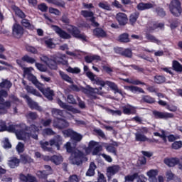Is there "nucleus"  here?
<instances>
[{
    "label": "nucleus",
    "mask_w": 182,
    "mask_h": 182,
    "mask_svg": "<svg viewBox=\"0 0 182 182\" xmlns=\"http://www.w3.org/2000/svg\"><path fill=\"white\" fill-rule=\"evenodd\" d=\"M115 18L120 26H124V25H126L129 21L127 15L124 13L117 14Z\"/></svg>",
    "instance_id": "obj_10"
},
{
    "label": "nucleus",
    "mask_w": 182,
    "mask_h": 182,
    "mask_svg": "<svg viewBox=\"0 0 182 182\" xmlns=\"http://www.w3.org/2000/svg\"><path fill=\"white\" fill-rule=\"evenodd\" d=\"M40 144L44 151H52V148L48 147V146H49V142L41 141Z\"/></svg>",
    "instance_id": "obj_48"
},
{
    "label": "nucleus",
    "mask_w": 182,
    "mask_h": 182,
    "mask_svg": "<svg viewBox=\"0 0 182 182\" xmlns=\"http://www.w3.org/2000/svg\"><path fill=\"white\" fill-rule=\"evenodd\" d=\"M136 8L138 11H146V9H151V8H156V4L141 2L137 5Z\"/></svg>",
    "instance_id": "obj_16"
},
{
    "label": "nucleus",
    "mask_w": 182,
    "mask_h": 182,
    "mask_svg": "<svg viewBox=\"0 0 182 182\" xmlns=\"http://www.w3.org/2000/svg\"><path fill=\"white\" fill-rule=\"evenodd\" d=\"M95 36L97 38H105L106 36V32L100 28H97L93 31Z\"/></svg>",
    "instance_id": "obj_33"
},
{
    "label": "nucleus",
    "mask_w": 182,
    "mask_h": 182,
    "mask_svg": "<svg viewBox=\"0 0 182 182\" xmlns=\"http://www.w3.org/2000/svg\"><path fill=\"white\" fill-rule=\"evenodd\" d=\"M82 92L85 95H87L90 99H97V96L96 95L99 93L97 88H93L90 85H87L85 88H82Z\"/></svg>",
    "instance_id": "obj_6"
},
{
    "label": "nucleus",
    "mask_w": 182,
    "mask_h": 182,
    "mask_svg": "<svg viewBox=\"0 0 182 182\" xmlns=\"http://www.w3.org/2000/svg\"><path fill=\"white\" fill-rule=\"evenodd\" d=\"M119 42H124V43H127L130 42V40L129 39V34L127 33H123L119 36Z\"/></svg>",
    "instance_id": "obj_53"
},
{
    "label": "nucleus",
    "mask_w": 182,
    "mask_h": 182,
    "mask_svg": "<svg viewBox=\"0 0 182 182\" xmlns=\"http://www.w3.org/2000/svg\"><path fill=\"white\" fill-rule=\"evenodd\" d=\"M50 160L54 164L59 165L63 161V157L60 155H54L51 157Z\"/></svg>",
    "instance_id": "obj_35"
},
{
    "label": "nucleus",
    "mask_w": 182,
    "mask_h": 182,
    "mask_svg": "<svg viewBox=\"0 0 182 182\" xmlns=\"http://www.w3.org/2000/svg\"><path fill=\"white\" fill-rule=\"evenodd\" d=\"M28 105L31 109H35L36 110H38V112H42V107H39L36 102H34L31 100V101L28 102Z\"/></svg>",
    "instance_id": "obj_42"
},
{
    "label": "nucleus",
    "mask_w": 182,
    "mask_h": 182,
    "mask_svg": "<svg viewBox=\"0 0 182 182\" xmlns=\"http://www.w3.org/2000/svg\"><path fill=\"white\" fill-rule=\"evenodd\" d=\"M169 11L173 16L181 15V4L178 0H172L169 4Z\"/></svg>",
    "instance_id": "obj_3"
},
{
    "label": "nucleus",
    "mask_w": 182,
    "mask_h": 182,
    "mask_svg": "<svg viewBox=\"0 0 182 182\" xmlns=\"http://www.w3.org/2000/svg\"><path fill=\"white\" fill-rule=\"evenodd\" d=\"M181 147H182L181 141H175L172 144V149H174L175 150H178V149H181Z\"/></svg>",
    "instance_id": "obj_61"
},
{
    "label": "nucleus",
    "mask_w": 182,
    "mask_h": 182,
    "mask_svg": "<svg viewBox=\"0 0 182 182\" xmlns=\"http://www.w3.org/2000/svg\"><path fill=\"white\" fill-rule=\"evenodd\" d=\"M85 62L87 63H92L93 60H96L97 62H99V60H102V58H100V56L97 55H87L85 57Z\"/></svg>",
    "instance_id": "obj_26"
},
{
    "label": "nucleus",
    "mask_w": 182,
    "mask_h": 182,
    "mask_svg": "<svg viewBox=\"0 0 182 182\" xmlns=\"http://www.w3.org/2000/svg\"><path fill=\"white\" fill-rule=\"evenodd\" d=\"M22 124L9 125L8 132L10 133H15L18 140H23V141H28L31 139V134L24 132L22 129Z\"/></svg>",
    "instance_id": "obj_2"
},
{
    "label": "nucleus",
    "mask_w": 182,
    "mask_h": 182,
    "mask_svg": "<svg viewBox=\"0 0 182 182\" xmlns=\"http://www.w3.org/2000/svg\"><path fill=\"white\" fill-rule=\"evenodd\" d=\"M53 126L55 129H65V127H69V122L63 119H55L53 120Z\"/></svg>",
    "instance_id": "obj_9"
},
{
    "label": "nucleus",
    "mask_w": 182,
    "mask_h": 182,
    "mask_svg": "<svg viewBox=\"0 0 182 182\" xmlns=\"http://www.w3.org/2000/svg\"><path fill=\"white\" fill-rule=\"evenodd\" d=\"M105 85H107V86H109L110 89L114 90L116 93H119V95H122V90H119V87H117V85H116V83L111 81H105Z\"/></svg>",
    "instance_id": "obj_27"
},
{
    "label": "nucleus",
    "mask_w": 182,
    "mask_h": 182,
    "mask_svg": "<svg viewBox=\"0 0 182 182\" xmlns=\"http://www.w3.org/2000/svg\"><path fill=\"white\" fill-rule=\"evenodd\" d=\"M42 93L48 100H53V96H55V91L50 89V87H47L44 89Z\"/></svg>",
    "instance_id": "obj_20"
},
{
    "label": "nucleus",
    "mask_w": 182,
    "mask_h": 182,
    "mask_svg": "<svg viewBox=\"0 0 182 182\" xmlns=\"http://www.w3.org/2000/svg\"><path fill=\"white\" fill-rule=\"evenodd\" d=\"M124 88L126 90H130V92H132V93H146L142 88L137 86H124Z\"/></svg>",
    "instance_id": "obj_22"
},
{
    "label": "nucleus",
    "mask_w": 182,
    "mask_h": 182,
    "mask_svg": "<svg viewBox=\"0 0 182 182\" xmlns=\"http://www.w3.org/2000/svg\"><path fill=\"white\" fill-rule=\"evenodd\" d=\"M4 97H8V92L1 90H0V103H4V102H5Z\"/></svg>",
    "instance_id": "obj_57"
},
{
    "label": "nucleus",
    "mask_w": 182,
    "mask_h": 182,
    "mask_svg": "<svg viewBox=\"0 0 182 182\" xmlns=\"http://www.w3.org/2000/svg\"><path fill=\"white\" fill-rule=\"evenodd\" d=\"M99 8H101V9H104V11H112V6L109 4L107 1H100L98 4Z\"/></svg>",
    "instance_id": "obj_31"
},
{
    "label": "nucleus",
    "mask_w": 182,
    "mask_h": 182,
    "mask_svg": "<svg viewBox=\"0 0 182 182\" xmlns=\"http://www.w3.org/2000/svg\"><path fill=\"white\" fill-rule=\"evenodd\" d=\"M66 55L60 53H57L53 56V59L55 61L56 64L68 65V61L65 60Z\"/></svg>",
    "instance_id": "obj_13"
},
{
    "label": "nucleus",
    "mask_w": 182,
    "mask_h": 182,
    "mask_svg": "<svg viewBox=\"0 0 182 182\" xmlns=\"http://www.w3.org/2000/svg\"><path fill=\"white\" fill-rule=\"evenodd\" d=\"M73 133H75V131L72 129H66L63 131V134L64 135V137H73Z\"/></svg>",
    "instance_id": "obj_59"
},
{
    "label": "nucleus",
    "mask_w": 182,
    "mask_h": 182,
    "mask_svg": "<svg viewBox=\"0 0 182 182\" xmlns=\"http://www.w3.org/2000/svg\"><path fill=\"white\" fill-rule=\"evenodd\" d=\"M142 101L144 102L145 103H149L150 105H151V103H154L156 102L154 98L150 97V95H143Z\"/></svg>",
    "instance_id": "obj_46"
},
{
    "label": "nucleus",
    "mask_w": 182,
    "mask_h": 182,
    "mask_svg": "<svg viewBox=\"0 0 182 182\" xmlns=\"http://www.w3.org/2000/svg\"><path fill=\"white\" fill-rule=\"evenodd\" d=\"M55 134H56V132L51 128H46L43 130V136H55Z\"/></svg>",
    "instance_id": "obj_47"
},
{
    "label": "nucleus",
    "mask_w": 182,
    "mask_h": 182,
    "mask_svg": "<svg viewBox=\"0 0 182 182\" xmlns=\"http://www.w3.org/2000/svg\"><path fill=\"white\" fill-rule=\"evenodd\" d=\"M105 149L108 153H112L114 156H117V150L113 145L109 144L105 146Z\"/></svg>",
    "instance_id": "obj_41"
},
{
    "label": "nucleus",
    "mask_w": 182,
    "mask_h": 182,
    "mask_svg": "<svg viewBox=\"0 0 182 182\" xmlns=\"http://www.w3.org/2000/svg\"><path fill=\"white\" fill-rule=\"evenodd\" d=\"M20 160L23 164H26L28 163H33V159H32L29 155H26L25 154L20 156Z\"/></svg>",
    "instance_id": "obj_29"
},
{
    "label": "nucleus",
    "mask_w": 182,
    "mask_h": 182,
    "mask_svg": "<svg viewBox=\"0 0 182 182\" xmlns=\"http://www.w3.org/2000/svg\"><path fill=\"white\" fill-rule=\"evenodd\" d=\"M53 28L55 32H56L58 35H59L60 38H62V39H70V38H72L70 34L62 30V28H59V26H53Z\"/></svg>",
    "instance_id": "obj_12"
},
{
    "label": "nucleus",
    "mask_w": 182,
    "mask_h": 182,
    "mask_svg": "<svg viewBox=\"0 0 182 182\" xmlns=\"http://www.w3.org/2000/svg\"><path fill=\"white\" fill-rule=\"evenodd\" d=\"M21 163V160L16 157H11L8 161V166L10 168H16V167H19V164Z\"/></svg>",
    "instance_id": "obj_17"
},
{
    "label": "nucleus",
    "mask_w": 182,
    "mask_h": 182,
    "mask_svg": "<svg viewBox=\"0 0 182 182\" xmlns=\"http://www.w3.org/2000/svg\"><path fill=\"white\" fill-rule=\"evenodd\" d=\"M11 102L6 101L5 102H0V114H5L8 113V109L11 107Z\"/></svg>",
    "instance_id": "obj_19"
},
{
    "label": "nucleus",
    "mask_w": 182,
    "mask_h": 182,
    "mask_svg": "<svg viewBox=\"0 0 182 182\" xmlns=\"http://www.w3.org/2000/svg\"><path fill=\"white\" fill-rule=\"evenodd\" d=\"M26 90H27L28 93H31V95H34V96H38L41 97V93L38 92L36 89L33 88V87L29 85H26L25 87Z\"/></svg>",
    "instance_id": "obj_34"
},
{
    "label": "nucleus",
    "mask_w": 182,
    "mask_h": 182,
    "mask_svg": "<svg viewBox=\"0 0 182 182\" xmlns=\"http://www.w3.org/2000/svg\"><path fill=\"white\" fill-rule=\"evenodd\" d=\"M22 60L23 62H26L27 63H31V65H33V63H36V60L29 55H24L22 58Z\"/></svg>",
    "instance_id": "obj_44"
},
{
    "label": "nucleus",
    "mask_w": 182,
    "mask_h": 182,
    "mask_svg": "<svg viewBox=\"0 0 182 182\" xmlns=\"http://www.w3.org/2000/svg\"><path fill=\"white\" fill-rule=\"evenodd\" d=\"M172 68L175 72L182 73V65L177 60H173L172 63Z\"/></svg>",
    "instance_id": "obj_32"
},
{
    "label": "nucleus",
    "mask_w": 182,
    "mask_h": 182,
    "mask_svg": "<svg viewBox=\"0 0 182 182\" xmlns=\"http://www.w3.org/2000/svg\"><path fill=\"white\" fill-rule=\"evenodd\" d=\"M16 150L18 153H23V151H25V144L22 142H18L16 147Z\"/></svg>",
    "instance_id": "obj_56"
},
{
    "label": "nucleus",
    "mask_w": 182,
    "mask_h": 182,
    "mask_svg": "<svg viewBox=\"0 0 182 182\" xmlns=\"http://www.w3.org/2000/svg\"><path fill=\"white\" fill-rule=\"evenodd\" d=\"M140 14L139 12L132 13L129 16V22L131 25H134L136 22H137V19H139Z\"/></svg>",
    "instance_id": "obj_36"
},
{
    "label": "nucleus",
    "mask_w": 182,
    "mask_h": 182,
    "mask_svg": "<svg viewBox=\"0 0 182 182\" xmlns=\"http://www.w3.org/2000/svg\"><path fill=\"white\" fill-rule=\"evenodd\" d=\"M86 76L91 80L93 85H97V86H102L105 87L106 86V81L105 82L102 78L97 77L96 75L90 71H87L85 73Z\"/></svg>",
    "instance_id": "obj_4"
},
{
    "label": "nucleus",
    "mask_w": 182,
    "mask_h": 182,
    "mask_svg": "<svg viewBox=\"0 0 182 182\" xmlns=\"http://www.w3.org/2000/svg\"><path fill=\"white\" fill-rule=\"evenodd\" d=\"M154 82L155 83H164L166 82V77L163 75H156L154 77Z\"/></svg>",
    "instance_id": "obj_51"
},
{
    "label": "nucleus",
    "mask_w": 182,
    "mask_h": 182,
    "mask_svg": "<svg viewBox=\"0 0 182 182\" xmlns=\"http://www.w3.org/2000/svg\"><path fill=\"white\" fill-rule=\"evenodd\" d=\"M146 39L149 41V42H152L154 43H156V45H161V41L156 38V36L150 34V33H146Z\"/></svg>",
    "instance_id": "obj_24"
},
{
    "label": "nucleus",
    "mask_w": 182,
    "mask_h": 182,
    "mask_svg": "<svg viewBox=\"0 0 182 182\" xmlns=\"http://www.w3.org/2000/svg\"><path fill=\"white\" fill-rule=\"evenodd\" d=\"M156 29H164V23H156L151 26V31H156Z\"/></svg>",
    "instance_id": "obj_49"
},
{
    "label": "nucleus",
    "mask_w": 182,
    "mask_h": 182,
    "mask_svg": "<svg viewBox=\"0 0 182 182\" xmlns=\"http://www.w3.org/2000/svg\"><path fill=\"white\" fill-rule=\"evenodd\" d=\"M26 117L30 119L31 120H36L38 116L36 112H29L28 114H26Z\"/></svg>",
    "instance_id": "obj_52"
},
{
    "label": "nucleus",
    "mask_w": 182,
    "mask_h": 182,
    "mask_svg": "<svg viewBox=\"0 0 182 182\" xmlns=\"http://www.w3.org/2000/svg\"><path fill=\"white\" fill-rule=\"evenodd\" d=\"M51 114L53 117L55 119H59L60 117H63V111L62 109L53 108L51 109Z\"/></svg>",
    "instance_id": "obj_25"
},
{
    "label": "nucleus",
    "mask_w": 182,
    "mask_h": 182,
    "mask_svg": "<svg viewBox=\"0 0 182 182\" xmlns=\"http://www.w3.org/2000/svg\"><path fill=\"white\" fill-rule=\"evenodd\" d=\"M13 35L15 36V38H21L22 35H23V27L18 23L14 24Z\"/></svg>",
    "instance_id": "obj_11"
},
{
    "label": "nucleus",
    "mask_w": 182,
    "mask_h": 182,
    "mask_svg": "<svg viewBox=\"0 0 182 182\" xmlns=\"http://www.w3.org/2000/svg\"><path fill=\"white\" fill-rule=\"evenodd\" d=\"M67 31L71 33L74 38H77L78 39L86 41V36H85V34H80V31L79 29H77V28L73 27V26H68V27H67Z\"/></svg>",
    "instance_id": "obj_5"
},
{
    "label": "nucleus",
    "mask_w": 182,
    "mask_h": 182,
    "mask_svg": "<svg viewBox=\"0 0 182 182\" xmlns=\"http://www.w3.org/2000/svg\"><path fill=\"white\" fill-rule=\"evenodd\" d=\"M81 15L84 16V18H95V13L93 11H89L86 10L81 11Z\"/></svg>",
    "instance_id": "obj_45"
},
{
    "label": "nucleus",
    "mask_w": 182,
    "mask_h": 182,
    "mask_svg": "<svg viewBox=\"0 0 182 182\" xmlns=\"http://www.w3.org/2000/svg\"><path fill=\"white\" fill-rule=\"evenodd\" d=\"M35 66L37 68L38 70H40V72H46V66H45V65L36 63Z\"/></svg>",
    "instance_id": "obj_60"
},
{
    "label": "nucleus",
    "mask_w": 182,
    "mask_h": 182,
    "mask_svg": "<svg viewBox=\"0 0 182 182\" xmlns=\"http://www.w3.org/2000/svg\"><path fill=\"white\" fill-rule=\"evenodd\" d=\"M60 76L63 79V80H65V82H68V83H73V80H72V78L69 77L66 73H65L63 71H60Z\"/></svg>",
    "instance_id": "obj_40"
},
{
    "label": "nucleus",
    "mask_w": 182,
    "mask_h": 182,
    "mask_svg": "<svg viewBox=\"0 0 182 182\" xmlns=\"http://www.w3.org/2000/svg\"><path fill=\"white\" fill-rule=\"evenodd\" d=\"M135 140L136 141H147L149 138H147V136L143 134L136 132L135 133Z\"/></svg>",
    "instance_id": "obj_37"
},
{
    "label": "nucleus",
    "mask_w": 182,
    "mask_h": 182,
    "mask_svg": "<svg viewBox=\"0 0 182 182\" xmlns=\"http://www.w3.org/2000/svg\"><path fill=\"white\" fill-rule=\"evenodd\" d=\"M72 139L75 141H80L83 139V136L74 131Z\"/></svg>",
    "instance_id": "obj_54"
},
{
    "label": "nucleus",
    "mask_w": 182,
    "mask_h": 182,
    "mask_svg": "<svg viewBox=\"0 0 182 182\" xmlns=\"http://www.w3.org/2000/svg\"><path fill=\"white\" fill-rule=\"evenodd\" d=\"M0 87L9 90L12 87V82L6 79H2V82L0 83Z\"/></svg>",
    "instance_id": "obj_30"
},
{
    "label": "nucleus",
    "mask_w": 182,
    "mask_h": 182,
    "mask_svg": "<svg viewBox=\"0 0 182 182\" xmlns=\"http://www.w3.org/2000/svg\"><path fill=\"white\" fill-rule=\"evenodd\" d=\"M137 177H139V173H135L132 175L126 176L124 177V180H125L124 182H128V181L133 182L134 181V180H136V178H137Z\"/></svg>",
    "instance_id": "obj_43"
},
{
    "label": "nucleus",
    "mask_w": 182,
    "mask_h": 182,
    "mask_svg": "<svg viewBox=\"0 0 182 182\" xmlns=\"http://www.w3.org/2000/svg\"><path fill=\"white\" fill-rule=\"evenodd\" d=\"M146 174L150 182H164L163 176H159L158 179L156 178L158 174L157 170L151 169Z\"/></svg>",
    "instance_id": "obj_8"
},
{
    "label": "nucleus",
    "mask_w": 182,
    "mask_h": 182,
    "mask_svg": "<svg viewBox=\"0 0 182 182\" xmlns=\"http://www.w3.org/2000/svg\"><path fill=\"white\" fill-rule=\"evenodd\" d=\"M47 65H48L50 69H53L54 70H56V69H58V64L56 61L53 59H50Z\"/></svg>",
    "instance_id": "obj_55"
},
{
    "label": "nucleus",
    "mask_w": 182,
    "mask_h": 182,
    "mask_svg": "<svg viewBox=\"0 0 182 182\" xmlns=\"http://www.w3.org/2000/svg\"><path fill=\"white\" fill-rule=\"evenodd\" d=\"M67 72H68L69 73H80V69L79 68H71L69 67L67 69Z\"/></svg>",
    "instance_id": "obj_64"
},
{
    "label": "nucleus",
    "mask_w": 182,
    "mask_h": 182,
    "mask_svg": "<svg viewBox=\"0 0 182 182\" xmlns=\"http://www.w3.org/2000/svg\"><path fill=\"white\" fill-rule=\"evenodd\" d=\"M48 4H53L57 6H61V8H65V3L62 0H46Z\"/></svg>",
    "instance_id": "obj_38"
},
{
    "label": "nucleus",
    "mask_w": 182,
    "mask_h": 182,
    "mask_svg": "<svg viewBox=\"0 0 182 182\" xmlns=\"http://www.w3.org/2000/svg\"><path fill=\"white\" fill-rule=\"evenodd\" d=\"M124 114H136V108L130 105L122 107Z\"/></svg>",
    "instance_id": "obj_18"
},
{
    "label": "nucleus",
    "mask_w": 182,
    "mask_h": 182,
    "mask_svg": "<svg viewBox=\"0 0 182 182\" xmlns=\"http://www.w3.org/2000/svg\"><path fill=\"white\" fill-rule=\"evenodd\" d=\"M12 9L14 11L16 15L18 16V18H21V19L26 18L25 13H23V11H22V10H21L18 6H13Z\"/></svg>",
    "instance_id": "obj_28"
},
{
    "label": "nucleus",
    "mask_w": 182,
    "mask_h": 182,
    "mask_svg": "<svg viewBox=\"0 0 182 182\" xmlns=\"http://www.w3.org/2000/svg\"><path fill=\"white\" fill-rule=\"evenodd\" d=\"M41 124H43V126L44 127H49V126H50V124H52V119H41Z\"/></svg>",
    "instance_id": "obj_58"
},
{
    "label": "nucleus",
    "mask_w": 182,
    "mask_h": 182,
    "mask_svg": "<svg viewBox=\"0 0 182 182\" xmlns=\"http://www.w3.org/2000/svg\"><path fill=\"white\" fill-rule=\"evenodd\" d=\"M21 26H23V28H26V29H29L30 31H33L35 29V26L33 24L31 23V21L26 19V18H22L21 21Z\"/></svg>",
    "instance_id": "obj_21"
},
{
    "label": "nucleus",
    "mask_w": 182,
    "mask_h": 182,
    "mask_svg": "<svg viewBox=\"0 0 182 182\" xmlns=\"http://www.w3.org/2000/svg\"><path fill=\"white\" fill-rule=\"evenodd\" d=\"M120 170H122V168L119 165H114L108 167L107 168L108 177H112V176H114V174L119 173Z\"/></svg>",
    "instance_id": "obj_14"
},
{
    "label": "nucleus",
    "mask_w": 182,
    "mask_h": 182,
    "mask_svg": "<svg viewBox=\"0 0 182 182\" xmlns=\"http://www.w3.org/2000/svg\"><path fill=\"white\" fill-rule=\"evenodd\" d=\"M123 80H124V82H127V83H129L130 85H146V83H144L143 82H141L139 80H133V79L127 78V79H124Z\"/></svg>",
    "instance_id": "obj_39"
},
{
    "label": "nucleus",
    "mask_w": 182,
    "mask_h": 182,
    "mask_svg": "<svg viewBox=\"0 0 182 182\" xmlns=\"http://www.w3.org/2000/svg\"><path fill=\"white\" fill-rule=\"evenodd\" d=\"M116 53H119V55H122V56H125V58H132L133 56V53L132 50L127 48L123 50V48H118L115 49Z\"/></svg>",
    "instance_id": "obj_15"
},
{
    "label": "nucleus",
    "mask_w": 182,
    "mask_h": 182,
    "mask_svg": "<svg viewBox=\"0 0 182 182\" xmlns=\"http://www.w3.org/2000/svg\"><path fill=\"white\" fill-rule=\"evenodd\" d=\"M65 147L68 153H71L69 158L70 163L75 166H80V164H82V160L83 159V157H85V154L79 149L73 150L70 142H67L66 144H65Z\"/></svg>",
    "instance_id": "obj_1"
},
{
    "label": "nucleus",
    "mask_w": 182,
    "mask_h": 182,
    "mask_svg": "<svg viewBox=\"0 0 182 182\" xmlns=\"http://www.w3.org/2000/svg\"><path fill=\"white\" fill-rule=\"evenodd\" d=\"M36 85V87H37V89H38V90H40V92H41V93L43 92V90H45V85L39 82V81L37 80L36 82L34 84Z\"/></svg>",
    "instance_id": "obj_62"
},
{
    "label": "nucleus",
    "mask_w": 182,
    "mask_h": 182,
    "mask_svg": "<svg viewBox=\"0 0 182 182\" xmlns=\"http://www.w3.org/2000/svg\"><path fill=\"white\" fill-rule=\"evenodd\" d=\"M152 114L155 119H164V120H167V119H173V117H174V114L173 113L163 112L157 110H154Z\"/></svg>",
    "instance_id": "obj_7"
},
{
    "label": "nucleus",
    "mask_w": 182,
    "mask_h": 182,
    "mask_svg": "<svg viewBox=\"0 0 182 182\" xmlns=\"http://www.w3.org/2000/svg\"><path fill=\"white\" fill-rule=\"evenodd\" d=\"M38 9L41 12H46L48 11V6H46V4L42 3L38 5Z\"/></svg>",
    "instance_id": "obj_63"
},
{
    "label": "nucleus",
    "mask_w": 182,
    "mask_h": 182,
    "mask_svg": "<svg viewBox=\"0 0 182 182\" xmlns=\"http://www.w3.org/2000/svg\"><path fill=\"white\" fill-rule=\"evenodd\" d=\"M50 173H48L46 171H38L36 173V175L39 178H48V176H49Z\"/></svg>",
    "instance_id": "obj_50"
},
{
    "label": "nucleus",
    "mask_w": 182,
    "mask_h": 182,
    "mask_svg": "<svg viewBox=\"0 0 182 182\" xmlns=\"http://www.w3.org/2000/svg\"><path fill=\"white\" fill-rule=\"evenodd\" d=\"M96 168H97V166L95 162H91L90 164L89 168L86 172V176L88 177H92V176H95V170H96Z\"/></svg>",
    "instance_id": "obj_23"
}]
</instances>
